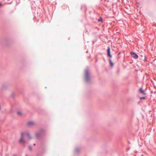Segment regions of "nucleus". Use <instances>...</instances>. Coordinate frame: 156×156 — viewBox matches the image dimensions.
<instances>
[{"instance_id": "6e6552de", "label": "nucleus", "mask_w": 156, "mask_h": 156, "mask_svg": "<svg viewBox=\"0 0 156 156\" xmlns=\"http://www.w3.org/2000/svg\"><path fill=\"white\" fill-rule=\"evenodd\" d=\"M109 61H110L111 66H113V63L112 61V60L111 59H110Z\"/></svg>"}, {"instance_id": "f8f14e48", "label": "nucleus", "mask_w": 156, "mask_h": 156, "mask_svg": "<svg viewBox=\"0 0 156 156\" xmlns=\"http://www.w3.org/2000/svg\"><path fill=\"white\" fill-rule=\"evenodd\" d=\"M30 150H32V148L31 147H30Z\"/></svg>"}, {"instance_id": "39448f33", "label": "nucleus", "mask_w": 156, "mask_h": 156, "mask_svg": "<svg viewBox=\"0 0 156 156\" xmlns=\"http://www.w3.org/2000/svg\"><path fill=\"white\" fill-rule=\"evenodd\" d=\"M108 55L110 57H111L112 56L110 54V48L109 47L108 48V52H107Z\"/></svg>"}, {"instance_id": "ddd939ff", "label": "nucleus", "mask_w": 156, "mask_h": 156, "mask_svg": "<svg viewBox=\"0 0 156 156\" xmlns=\"http://www.w3.org/2000/svg\"><path fill=\"white\" fill-rule=\"evenodd\" d=\"M145 61L146 60V58H145Z\"/></svg>"}, {"instance_id": "0eeeda50", "label": "nucleus", "mask_w": 156, "mask_h": 156, "mask_svg": "<svg viewBox=\"0 0 156 156\" xmlns=\"http://www.w3.org/2000/svg\"><path fill=\"white\" fill-rule=\"evenodd\" d=\"M34 123L32 122H29L28 123V125L29 126H32L34 125Z\"/></svg>"}, {"instance_id": "423d86ee", "label": "nucleus", "mask_w": 156, "mask_h": 156, "mask_svg": "<svg viewBox=\"0 0 156 156\" xmlns=\"http://www.w3.org/2000/svg\"><path fill=\"white\" fill-rule=\"evenodd\" d=\"M17 114L19 116H21L22 115V112L20 111H18L17 112Z\"/></svg>"}, {"instance_id": "7ed1b4c3", "label": "nucleus", "mask_w": 156, "mask_h": 156, "mask_svg": "<svg viewBox=\"0 0 156 156\" xmlns=\"http://www.w3.org/2000/svg\"><path fill=\"white\" fill-rule=\"evenodd\" d=\"M131 54L132 56L135 58H138V55L134 52H131Z\"/></svg>"}, {"instance_id": "f03ea898", "label": "nucleus", "mask_w": 156, "mask_h": 156, "mask_svg": "<svg viewBox=\"0 0 156 156\" xmlns=\"http://www.w3.org/2000/svg\"><path fill=\"white\" fill-rule=\"evenodd\" d=\"M139 91L140 93L142 94L143 95H145L146 94L145 91L142 88H140L139 89Z\"/></svg>"}, {"instance_id": "20e7f679", "label": "nucleus", "mask_w": 156, "mask_h": 156, "mask_svg": "<svg viewBox=\"0 0 156 156\" xmlns=\"http://www.w3.org/2000/svg\"><path fill=\"white\" fill-rule=\"evenodd\" d=\"M85 74H86V76H85V78L86 80H88L89 76L88 75V72L87 71H85Z\"/></svg>"}, {"instance_id": "f257e3e1", "label": "nucleus", "mask_w": 156, "mask_h": 156, "mask_svg": "<svg viewBox=\"0 0 156 156\" xmlns=\"http://www.w3.org/2000/svg\"><path fill=\"white\" fill-rule=\"evenodd\" d=\"M24 137H25L27 139H29L30 138L31 136L28 133H21V137L19 140L20 143L25 142L26 141V140L24 139Z\"/></svg>"}, {"instance_id": "9d476101", "label": "nucleus", "mask_w": 156, "mask_h": 156, "mask_svg": "<svg viewBox=\"0 0 156 156\" xmlns=\"http://www.w3.org/2000/svg\"><path fill=\"white\" fill-rule=\"evenodd\" d=\"M145 97H144L140 98V99L141 100H144L145 99Z\"/></svg>"}, {"instance_id": "9b49d317", "label": "nucleus", "mask_w": 156, "mask_h": 156, "mask_svg": "<svg viewBox=\"0 0 156 156\" xmlns=\"http://www.w3.org/2000/svg\"><path fill=\"white\" fill-rule=\"evenodd\" d=\"M2 6V4L1 3H0V7L1 6Z\"/></svg>"}, {"instance_id": "1a4fd4ad", "label": "nucleus", "mask_w": 156, "mask_h": 156, "mask_svg": "<svg viewBox=\"0 0 156 156\" xmlns=\"http://www.w3.org/2000/svg\"><path fill=\"white\" fill-rule=\"evenodd\" d=\"M98 21H101V22H102V18L101 17L100 18H99L98 19Z\"/></svg>"}]
</instances>
